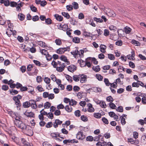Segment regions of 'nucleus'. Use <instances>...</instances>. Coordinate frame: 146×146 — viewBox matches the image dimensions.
Instances as JSON below:
<instances>
[{"instance_id": "obj_1", "label": "nucleus", "mask_w": 146, "mask_h": 146, "mask_svg": "<svg viewBox=\"0 0 146 146\" xmlns=\"http://www.w3.org/2000/svg\"><path fill=\"white\" fill-rule=\"evenodd\" d=\"M16 122V126L22 130V132L25 134L29 136H32L33 135V130L31 127L23 123L20 120H17Z\"/></svg>"}, {"instance_id": "obj_2", "label": "nucleus", "mask_w": 146, "mask_h": 146, "mask_svg": "<svg viewBox=\"0 0 146 146\" xmlns=\"http://www.w3.org/2000/svg\"><path fill=\"white\" fill-rule=\"evenodd\" d=\"M92 57H89L87 58L86 59V64L85 65L84 64L81 63V60H78V62L80 64V66L82 67H84L86 66H87L88 68H90L91 66V64L90 63V61L91 60Z\"/></svg>"}, {"instance_id": "obj_3", "label": "nucleus", "mask_w": 146, "mask_h": 146, "mask_svg": "<svg viewBox=\"0 0 146 146\" xmlns=\"http://www.w3.org/2000/svg\"><path fill=\"white\" fill-rule=\"evenodd\" d=\"M70 50V48L69 46L63 48H60L57 50L56 52L59 54H62L66 51H69Z\"/></svg>"}, {"instance_id": "obj_4", "label": "nucleus", "mask_w": 146, "mask_h": 146, "mask_svg": "<svg viewBox=\"0 0 146 146\" xmlns=\"http://www.w3.org/2000/svg\"><path fill=\"white\" fill-rule=\"evenodd\" d=\"M85 137V135L83 134V132L81 131L78 132L76 135V138L79 140H83Z\"/></svg>"}, {"instance_id": "obj_5", "label": "nucleus", "mask_w": 146, "mask_h": 146, "mask_svg": "<svg viewBox=\"0 0 146 146\" xmlns=\"http://www.w3.org/2000/svg\"><path fill=\"white\" fill-rule=\"evenodd\" d=\"M50 136L55 139H56V138L58 137L63 139L64 138V137H61V135H60V133L58 132L52 133L50 134Z\"/></svg>"}, {"instance_id": "obj_6", "label": "nucleus", "mask_w": 146, "mask_h": 146, "mask_svg": "<svg viewBox=\"0 0 146 146\" xmlns=\"http://www.w3.org/2000/svg\"><path fill=\"white\" fill-rule=\"evenodd\" d=\"M62 123V121L60 120L59 119H56L53 123V126L54 128H56L58 127V125H60Z\"/></svg>"}, {"instance_id": "obj_7", "label": "nucleus", "mask_w": 146, "mask_h": 146, "mask_svg": "<svg viewBox=\"0 0 146 146\" xmlns=\"http://www.w3.org/2000/svg\"><path fill=\"white\" fill-rule=\"evenodd\" d=\"M76 67L74 65H71L68 66V70L71 72H73L76 69Z\"/></svg>"}, {"instance_id": "obj_8", "label": "nucleus", "mask_w": 146, "mask_h": 146, "mask_svg": "<svg viewBox=\"0 0 146 146\" xmlns=\"http://www.w3.org/2000/svg\"><path fill=\"white\" fill-rule=\"evenodd\" d=\"M87 106L88 107V111L90 112H93L94 111V109L92 107V105L90 104L89 103L87 104Z\"/></svg>"}, {"instance_id": "obj_9", "label": "nucleus", "mask_w": 146, "mask_h": 146, "mask_svg": "<svg viewBox=\"0 0 146 146\" xmlns=\"http://www.w3.org/2000/svg\"><path fill=\"white\" fill-rule=\"evenodd\" d=\"M25 115L29 117H33L35 116V114L32 112H28L26 111L25 113Z\"/></svg>"}, {"instance_id": "obj_10", "label": "nucleus", "mask_w": 146, "mask_h": 146, "mask_svg": "<svg viewBox=\"0 0 146 146\" xmlns=\"http://www.w3.org/2000/svg\"><path fill=\"white\" fill-rule=\"evenodd\" d=\"M92 90L93 91H101L102 90L100 88H97L96 87H93L92 88H89V89H86V91H87L89 90Z\"/></svg>"}, {"instance_id": "obj_11", "label": "nucleus", "mask_w": 146, "mask_h": 146, "mask_svg": "<svg viewBox=\"0 0 146 146\" xmlns=\"http://www.w3.org/2000/svg\"><path fill=\"white\" fill-rule=\"evenodd\" d=\"M111 87L110 88L111 91H115L112 88H116L117 86V84L116 82H115L112 84L110 83Z\"/></svg>"}, {"instance_id": "obj_12", "label": "nucleus", "mask_w": 146, "mask_h": 146, "mask_svg": "<svg viewBox=\"0 0 146 146\" xmlns=\"http://www.w3.org/2000/svg\"><path fill=\"white\" fill-rule=\"evenodd\" d=\"M80 77H81L80 81L81 83H83L86 81L87 79V76L86 75L84 74H82L81 75H80Z\"/></svg>"}, {"instance_id": "obj_13", "label": "nucleus", "mask_w": 146, "mask_h": 146, "mask_svg": "<svg viewBox=\"0 0 146 146\" xmlns=\"http://www.w3.org/2000/svg\"><path fill=\"white\" fill-rule=\"evenodd\" d=\"M54 16L56 19L59 21H62L63 19V17L62 16L59 15L58 14H55Z\"/></svg>"}, {"instance_id": "obj_14", "label": "nucleus", "mask_w": 146, "mask_h": 146, "mask_svg": "<svg viewBox=\"0 0 146 146\" xmlns=\"http://www.w3.org/2000/svg\"><path fill=\"white\" fill-rule=\"evenodd\" d=\"M21 143L23 144V145L26 146H28V145L29 143L28 142L26 141V140L23 138H21Z\"/></svg>"}, {"instance_id": "obj_15", "label": "nucleus", "mask_w": 146, "mask_h": 146, "mask_svg": "<svg viewBox=\"0 0 146 146\" xmlns=\"http://www.w3.org/2000/svg\"><path fill=\"white\" fill-rule=\"evenodd\" d=\"M80 74L78 75H74L73 76V80L75 82H77L79 80Z\"/></svg>"}, {"instance_id": "obj_16", "label": "nucleus", "mask_w": 146, "mask_h": 146, "mask_svg": "<svg viewBox=\"0 0 146 146\" xmlns=\"http://www.w3.org/2000/svg\"><path fill=\"white\" fill-rule=\"evenodd\" d=\"M65 110L68 112L72 111V109L71 106H69L67 105L64 108Z\"/></svg>"}, {"instance_id": "obj_17", "label": "nucleus", "mask_w": 146, "mask_h": 146, "mask_svg": "<svg viewBox=\"0 0 146 146\" xmlns=\"http://www.w3.org/2000/svg\"><path fill=\"white\" fill-rule=\"evenodd\" d=\"M72 40L75 43H79L80 42V39L78 37H74Z\"/></svg>"}, {"instance_id": "obj_18", "label": "nucleus", "mask_w": 146, "mask_h": 146, "mask_svg": "<svg viewBox=\"0 0 146 146\" xmlns=\"http://www.w3.org/2000/svg\"><path fill=\"white\" fill-rule=\"evenodd\" d=\"M125 32L127 34H129L131 32V29L129 27L126 26L124 29Z\"/></svg>"}, {"instance_id": "obj_19", "label": "nucleus", "mask_w": 146, "mask_h": 146, "mask_svg": "<svg viewBox=\"0 0 146 146\" xmlns=\"http://www.w3.org/2000/svg\"><path fill=\"white\" fill-rule=\"evenodd\" d=\"M92 69L93 70L96 72H98L100 70V68L99 65L96 66V67L93 66L92 68Z\"/></svg>"}, {"instance_id": "obj_20", "label": "nucleus", "mask_w": 146, "mask_h": 146, "mask_svg": "<svg viewBox=\"0 0 146 146\" xmlns=\"http://www.w3.org/2000/svg\"><path fill=\"white\" fill-rule=\"evenodd\" d=\"M18 17L20 21H23L25 19V16L22 13H19L18 15Z\"/></svg>"}, {"instance_id": "obj_21", "label": "nucleus", "mask_w": 146, "mask_h": 146, "mask_svg": "<svg viewBox=\"0 0 146 146\" xmlns=\"http://www.w3.org/2000/svg\"><path fill=\"white\" fill-rule=\"evenodd\" d=\"M23 105L24 108H28L30 106V103L29 102H26L23 103Z\"/></svg>"}, {"instance_id": "obj_22", "label": "nucleus", "mask_w": 146, "mask_h": 146, "mask_svg": "<svg viewBox=\"0 0 146 146\" xmlns=\"http://www.w3.org/2000/svg\"><path fill=\"white\" fill-rule=\"evenodd\" d=\"M73 7L74 8L76 9H78L79 7L78 4L77 3L75 2H73L72 3Z\"/></svg>"}, {"instance_id": "obj_23", "label": "nucleus", "mask_w": 146, "mask_h": 146, "mask_svg": "<svg viewBox=\"0 0 146 146\" xmlns=\"http://www.w3.org/2000/svg\"><path fill=\"white\" fill-rule=\"evenodd\" d=\"M131 43L134 44H135V45L136 46H140L141 45L139 42L135 40H132L131 41Z\"/></svg>"}, {"instance_id": "obj_24", "label": "nucleus", "mask_w": 146, "mask_h": 146, "mask_svg": "<svg viewBox=\"0 0 146 146\" xmlns=\"http://www.w3.org/2000/svg\"><path fill=\"white\" fill-rule=\"evenodd\" d=\"M100 106L102 108H105L107 107V106L105 102L103 101H100Z\"/></svg>"}, {"instance_id": "obj_25", "label": "nucleus", "mask_w": 146, "mask_h": 146, "mask_svg": "<svg viewBox=\"0 0 146 146\" xmlns=\"http://www.w3.org/2000/svg\"><path fill=\"white\" fill-rule=\"evenodd\" d=\"M80 118L82 121L85 122H86L88 120L87 117L84 115L81 116Z\"/></svg>"}, {"instance_id": "obj_26", "label": "nucleus", "mask_w": 146, "mask_h": 146, "mask_svg": "<svg viewBox=\"0 0 146 146\" xmlns=\"http://www.w3.org/2000/svg\"><path fill=\"white\" fill-rule=\"evenodd\" d=\"M94 117L96 118H100L102 116L101 114L99 113H94Z\"/></svg>"}, {"instance_id": "obj_27", "label": "nucleus", "mask_w": 146, "mask_h": 146, "mask_svg": "<svg viewBox=\"0 0 146 146\" xmlns=\"http://www.w3.org/2000/svg\"><path fill=\"white\" fill-rule=\"evenodd\" d=\"M77 102L74 100L72 99L70 100V102L69 105L70 106H74L75 105L77 104Z\"/></svg>"}, {"instance_id": "obj_28", "label": "nucleus", "mask_w": 146, "mask_h": 146, "mask_svg": "<svg viewBox=\"0 0 146 146\" xmlns=\"http://www.w3.org/2000/svg\"><path fill=\"white\" fill-rule=\"evenodd\" d=\"M13 100L15 102V104L16 105L18 104L19 103H20V101L19 99L17 96H15L13 98Z\"/></svg>"}, {"instance_id": "obj_29", "label": "nucleus", "mask_w": 146, "mask_h": 146, "mask_svg": "<svg viewBox=\"0 0 146 146\" xmlns=\"http://www.w3.org/2000/svg\"><path fill=\"white\" fill-rule=\"evenodd\" d=\"M62 14L67 19H69L70 18V15L68 13L63 12L62 13Z\"/></svg>"}, {"instance_id": "obj_30", "label": "nucleus", "mask_w": 146, "mask_h": 146, "mask_svg": "<svg viewBox=\"0 0 146 146\" xmlns=\"http://www.w3.org/2000/svg\"><path fill=\"white\" fill-rule=\"evenodd\" d=\"M79 52L77 50H76L73 51L71 52V53L74 56L77 55L79 54V55H80V53H79Z\"/></svg>"}, {"instance_id": "obj_31", "label": "nucleus", "mask_w": 146, "mask_h": 146, "mask_svg": "<svg viewBox=\"0 0 146 146\" xmlns=\"http://www.w3.org/2000/svg\"><path fill=\"white\" fill-rule=\"evenodd\" d=\"M45 22L46 24L49 25L52 23V21L50 19L48 18L45 20Z\"/></svg>"}, {"instance_id": "obj_32", "label": "nucleus", "mask_w": 146, "mask_h": 146, "mask_svg": "<svg viewBox=\"0 0 146 146\" xmlns=\"http://www.w3.org/2000/svg\"><path fill=\"white\" fill-rule=\"evenodd\" d=\"M109 106L111 109H115L116 108V106L112 102H110L109 104Z\"/></svg>"}, {"instance_id": "obj_33", "label": "nucleus", "mask_w": 146, "mask_h": 146, "mask_svg": "<svg viewBox=\"0 0 146 146\" xmlns=\"http://www.w3.org/2000/svg\"><path fill=\"white\" fill-rule=\"evenodd\" d=\"M43 111V109H42L40 111V114L38 115V118L39 119L41 120H44V115L42 114V113H41L42 111Z\"/></svg>"}, {"instance_id": "obj_34", "label": "nucleus", "mask_w": 146, "mask_h": 146, "mask_svg": "<svg viewBox=\"0 0 146 146\" xmlns=\"http://www.w3.org/2000/svg\"><path fill=\"white\" fill-rule=\"evenodd\" d=\"M75 116L77 117H79L81 115L80 111L79 110H76L74 112Z\"/></svg>"}, {"instance_id": "obj_35", "label": "nucleus", "mask_w": 146, "mask_h": 146, "mask_svg": "<svg viewBox=\"0 0 146 146\" xmlns=\"http://www.w3.org/2000/svg\"><path fill=\"white\" fill-rule=\"evenodd\" d=\"M38 44L40 46H41L42 47H44L45 46H46L44 45L45 44V42L42 41H38Z\"/></svg>"}, {"instance_id": "obj_36", "label": "nucleus", "mask_w": 146, "mask_h": 146, "mask_svg": "<svg viewBox=\"0 0 146 146\" xmlns=\"http://www.w3.org/2000/svg\"><path fill=\"white\" fill-rule=\"evenodd\" d=\"M55 42L56 43V44L58 45H60L62 44L61 40L59 39H56Z\"/></svg>"}, {"instance_id": "obj_37", "label": "nucleus", "mask_w": 146, "mask_h": 146, "mask_svg": "<svg viewBox=\"0 0 146 146\" xmlns=\"http://www.w3.org/2000/svg\"><path fill=\"white\" fill-rule=\"evenodd\" d=\"M93 137L91 136H88L86 138V140L87 141H92L93 140Z\"/></svg>"}, {"instance_id": "obj_38", "label": "nucleus", "mask_w": 146, "mask_h": 146, "mask_svg": "<svg viewBox=\"0 0 146 146\" xmlns=\"http://www.w3.org/2000/svg\"><path fill=\"white\" fill-rule=\"evenodd\" d=\"M94 20L96 21L97 22H99V23H102L103 22V20L100 18H97L96 17H95L94 18Z\"/></svg>"}, {"instance_id": "obj_39", "label": "nucleus", "mask_w": 146, "mask_h": 146, "mask_svg": "<svg viewBox=\"0 0 146 146\" xmlns=\"http://www.w3.org/2000/svg\"><path fill=\"white\" fill-rule=\"evenodd\" d=\"M50 105V104L49 102H46L44 104V106L45 108H49Z\"/></svg>"}, {"instance_id": "obj_40", "label": "nucleus", "mask_w": 146, "mask_h": 146, "mask_svg": "<svg viewBox=\"0 0 146 146\" xmlns=\"http://www.w3.org/2000/svg\"><path fill=\"white\" fill-rule=\"evenodd\" d=\"M96 76L97 79L100 81H102L103 80V77L100 74H96Z\"/></svg>"}, {"instance_id": "obj_41", "label": "nucleus", "mask_w": 146, "mask_h": 146, "mask_svg": "<svg viewBox=\"0 0 146 146\" xmlns=\"http://www.w3.org/2000/svg\"><path fill=\"white\" fill-rule=\"evenodd\" d=\"M11 7H16L17 5V3L14 2L12 1L10 2V4Z\"/></svg>"}, {"instance_id": "obj_42", "label": "nucleus", "mask_w": 146, "mask_h": 146, "mask_svg": "<svg viewBox=\"0 0 146 146\" xmlns=\"http://www.w3.org/2000/svg\"><path fill=\"white\" fill-rule=\"evenodd\" d=\"M5 6H8L10 4V2L9 0H5L3 3Z\"/></svg>"}, {"instance_id": "obj_43", "label": "nucleus", "mask_w": 146, "mask_h": 146, "mask_svg": "<svg viewBox=\"0 0 146 146\" xmlns=\"http://www.w3.org/2000/svg\"><path fill=\"white\" fill-rule=\"evenodd\" d=\"M56 70L60 72H62L64 69V67H62V66H59V67H56Z\"/></svg>"}, {"instance_id": "obj_44", "label": "nucleus", "mask_w": 146, "mask_h": 146, "mask_svg": "<svg viewBox=\"0 0 146 146\" xmlns=\"http://www.w3.org/2000/svg\"><path fill=\"white\" fill-rule=\"evenodd\" d=\"M60 58L62 60L65 62H66L67 60V57L64 55H62Z\"/></svg>"}, {"instance_id": "obj_45", "label": "nucleus", "mask_w": 146, "mask_h": 146, "mask_svg": "<svg viewBox=\"0 0 146 146\" xmlns=\"http://www.w3.org/2000/svg\"><path fill=\"white\" fill-rule=\"evenodd\" d=\"M66 78L67 80L70 82H72V77L68 75H67L66 76Z\"/></svg>"}, {"instance_id": "obj_46", "label": "nucleus", "mask_w": 146, "mask_h": 146, "mask_svg": "<svg viewBox=\"0 0 146 146\" xmlns=\"http://www.w3.org/2000/svg\"><path fill=\"white\" fill-rule=\"evenodd\" d=\"M108 57L111 60H114L115 59V57L112 54H108Z\"/></svg>"}, {"instance_id": "obj_47", "label": "nucleus", "mask_w": 146, "mask_h": 146, "mask_svg": "<svg viewBox=\"0 0 146 146\" xmlns=\"http://www.w3.org/2000/svg\"><path fill=\"white\" fill-rule=\"evenodd\" d=\"M116 110L118 112H122L123 111V108L121 106H119L117 107Z\"/></svg>"}, {"instance_id": "obj_48", "label": "nucleus", "mask_w": 146, "mask_h": 146, "mask_svg": "<svg viewBox=\"0 0 146 146\" xmlns=\"http://www.w3.org/2000/svg\"><path fill=\"white\" fill-rule=\"evenodd\" d=\"M45 55L46 59L47 60H50L52 59V57L49 54L48 52H47V54H46V55Z\"/></svg>"}, {"instance_id": "obj_49", "label": "nucleus", "mask_w": 146, "mask_h": 146, "mask_svg": "<svg viewBox=\"0 0 146 146\" xmlns=\"http://www.w3.org/2000/svg\"><path fill=\"white\" fill-rule=\"evenodd\" d=\"M52 125L53 124L52 122H49L47 124H46L45 126L46 128H49L51 127Z\"/></svg>"}, {"instance_id": "obj_50", "label": "nucleus", "mask_w": 146, "mask_h": 146, "mask_svg": "<svg viewBox=\"0 0 146 146\" xmlns=\"http://www.w3.org/2000/svg\"><path fill=\"white\" fill-rule=\"evenodd\" d=\"M123 42L121 40H118L115 42V44L118 46H121L122 45Z\"/></svg>"}, {"instance_id": "obj_51", "label": "nucleus", "mask_w": 146, "mask_h": 146, "mask_svg": "<svg viewBox=\"0 0 146 146\" xmlns=\"http://www.w3.org/2000/svg\"><path fill=\"white\" fill-rule=\"evenodd\" d=\"M30 8L31 11L34 12H36L37 11V8L34 6L33 5L30 6Z\"/></svg>"}, {"instance_id": "obj_52", "label": "nucleus", "mask_w": 146, "mask_h": 146, "mask_svg": "<svg viewBox=\"0 0 146 146\" xmlns=\"http://www.w3.org/2000/svg\"><path fill=\"white\" fill-rule=\"evenodd\" d=\"M106 100L108 102H111L113 101V99L111 96H110L107 97Z\"/></svg>"}, {"instance_id": "obj_53", "label": "nucleus", "mask_w": 146, "mask_h": 146, "mask_svg": "<svg viewBox=\"0 0 146 146\" xmlns=\"http://www.w3.org/2000/svg\"><path fill=\"white\" fill-rule=\"evenodd\" d=\"M44 81L47 84H49L50 82V80L49 78L45 77L44 78Z\"/></svg>"}, {"instance_id": "obj_54", "label": "nucleus", "mask_w": 146, "mask_h": 146, "mask_svg": "<svg viewBox=\"0 0 146 146\" xmlns=\"http://www.w3.org/2000/svg\"><path fill=\"white\" fill-rule=\"evenodd\" d=\"M81 92H78V93L77 94V96L78 98L81 99L83 96L82 94H83V92L81 93Z\"/></svg>"}, {"instance_id": "obj_55", "label": "nucleus", "mask_w": 146, "mask_h": 146, "mask_svg": "<svg viewBox=\"0 0 146 146\" xmlns=\"http://www.w3.org/2000/svg\"><path fill=\"white\" fill-rule=\"evenodd\" d=\"M102 120L103 122L106 124H108V120L105 117H104L102 118Z\"/></svg>"}, {"instance_id": "obj_56", "label": "nucleus", "mask_w": 146, "mask_h": 146, "mask_svg": "<svg viewBox=\"0 0 146 146\" xmlns=\"http://www.w3.org/2000/svg\"><path fill=\"white\" fill-rule=\"evenodd\" d=\"M104 82L107 86H109L110 83L108 79L105 78L104 79Z\"/></svg>"}, {"instance_id": "obj_57", "label": "nucleus", "mask_w": 146, "mask_h": 146, "mask_svg": "<svg viewBox=\"0 0 146 146\" xmlns=\"http://www.w3.org/2000/svg\"><path fill=\"white\" fill-rule=\"evenodd\" d=\"M40 52L42 54L44 55H46L47 54V52H48L46 50L44 49H42V50L40 49Z\"/></svg>"}, {"instance_id": "obj_58", "label": "nucleus", "mask_w": 146, "mask_h": 146, "mask_svg": "<svg viewBox=\"0 0 146 146\" xmlns=\"http://www.w3.org/2000/svg\"><path fill=\"white\" fill-rule=\"evenodd\" d=\"M39 19V17L38 15L33 16L32 17V20L34 21H36Z\"/></svg>"}, {"instance_id": "obj_59", "label": "nucleus", "mask_w": 146, "mask_h": 146, "mask_svg": "<svg viewBox=\"0 0 146 146\" xmlns=\"http://www.w3.org/2000/svg\"><path fill=\"white\" fill-rule=\"evenodd\" d=\"M84 15L82 13H80L79 14L78 18L80 19H84Z\"/></svg>"}, {"instance_id": "obj_60", "label": "nucleus", "mask_w": 146, "mask_h": 146, "mask_svg": "<svg viewBox=\"0 0 146 146\" xmlns=\"http://www.w3.org/2000/svg\"><path fill=\"white\" fill-rule=\"evenodd\" d=\"M140 84L139 83L137 82H133L132 84V86L133 87H138Z\"/></svg>"}, {"instance_id": "obj_61", "label": "nucleus", "mask_w": 146, "mask_h": 146, "mask_svg": "<svg viewBox=\"0 0 146 146\" xmlns=\"http://www.w3.org/2000/svg\"><path fill=\"white\" fill-rule=\"evenodd\" d=\"M133 137L135 139H137L138 137V133L136 131L133 132Z\"/></svg>"}, {"instance_id": "obj_62", "label": "nucleus", "mask_w": 146, "mask_h": 146, "mask_svg": "<svg viewBox=\"0 0 146 146\" xmlns=\"http://www.w3.org/2000/svg\"><path fill=\"white\" fill-rule=\"evenodd\" d=\"M66 90L68 91H70L72 90V87L71 85H69L67 86Z\"/></svg>"}, {"instance_id": "obj_63", "label": "nucleus", "mask_w": 146, "mask_h": 146, "mask_svg": "<svg viewBox=\"0 0 146 146\" xmlns=\"http://www.w3.org/2000/svg\"><path fill=\"white\" fill-rule=\"evenodd\" d=\"M129 65L130 67L132 68H134L135 67V64L133 62L131 61H130L129 62Z\"/></svg>"}, {"instance_id": "obj_64", "label": "nucleus", "mask_w": 146, "mask_h": 146, "mask_svg": "<svg viewBox=\"0 0 146 146\" xmlns=\"http://www.w3.org/2000/svg\"><path fill=\"white\" fill-rule=\"evenodd\" d=\"M66 7L68 11H70L73 9L72 5H67Z\"/></svg>"}]
</instances>
